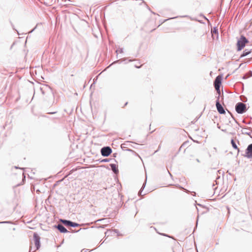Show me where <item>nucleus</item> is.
<instances>
[{
	"instance_id": "f03ea898",
	"label": "nucleus",
	"mask_w": 252,
	"mask_h": 252,
	"mask_svg": "<svg viewBox=\"0 0 252 252\" xmlns=\"http://www.w3.org/2000/svg\"><path fill=\"white\" fill-rule=\"evenodd\" d=\"M236 111L239 114H243L247 110L246 105L243 102H238L235 106Z\"/></svg>"
},
{
	"instance_id": "aec40b11",
	"label": "nucleus",
	"mask_w": 252,
	"mask_h": 252,
	"mask_svg": "<svg viewBox=\"0 0 252 252\" xmlns=\"http://www.w3.org/2000/svg\"><path fill=\"white\" fill-rule=\"evenodd\" d=\"M142 189L141 188V190H140L139 191V194L140 195H142Z\"/></svg>"
},
{
	"instance_id": "9b49d317",
	"label": "nucleus",
	"mask_w": 252,
	"mask_h": 252,
	"mask_svg": "<svg viewBox=\"0 0 252 252\" xmlns=\"http://www.w3.org/2000/svg\"><path fill=\"white\" fill-rule=\"evenodd\" d=\"M110 167L111 168L112 170L115 174H117L118 172L119 171H118V168H117V166L116 165V164H110Z\"/></svg>"
},
{
	"instance_id": "b1692460",
	"label": "nucleus",
	"mask_w": 252,
	"mask_h": 252,
	"mask_svg": "<svg viewBox=\"0 0 252 252\" xmlns=\"http://www.w3.org/2000/svg\"><path fill=\"white\" fill-rule=\"evenodd\" d=\"M176 17H173V18H171V19H174V18H176Z\"/></svg>"
},
{
	"instance_id": "2eb2a0df",
	"label": "nucleus",
	"mask_w": 252,
	"mask_h": 252,
	"mask_svg": "<svg viewBox=\"0 0 252 252\" xmlns=\"http://www.w3.org/2000/svg\"><path fill=\"white\" fill-rule=\"evenodd\" d=\"M78 226H79V224L78 223L73 222L72 221L71 222L70 226L75 227H77Z\"/></svg>"
},
{
	"instance_id": "4468645a",
	"label": "nucleus",
	"mask_w": 252,
	"mask_h": 252,
	"mask_svg": "<svg viewBox=\"0 0 252 252\" xmlns=\"http://www.w3.org/2000/svg\"><path fill=\"white\" fill-rule=\"evenodd\" d=\"M32 245H33V243L32 242H31L29 252H32L34 250V249L35 248V246L33 247Z\"/></svg>"
},
{
	"instance_id": "5701e85b",
	"label": "nucleus",
	"mask_w": 252,
	"mask_h": 252,
	"mask_svg": "<svg viewBox=\"0 0 252 252\" xmlns=\"http://www.w3.org/2000/svg\"><path fill=\"white\" fill-rule=\"evenodd\" d=\"M56 112H53V113H49L50 114H54Z\"/></svg>"
},
{
	"instance_id": "6ab92c4d",
	"label": "nucleus",
	"mask_w": 252,
	"mask_h": 252,
	"mask_svg": "<svg viewBox=\"0 0 252 252\" xmlns=\"http://www.w3.org/2000/svg\"><path fill=\"white\" fill-rule=\"evenodd\" d=\"M145 181H147V180H145ZM146 185V182L143 184L142 189H144Z\"/></svg>"
},
{
	"instance_id": "412c9836",
	"label": "nucleus",
	"mask_w": 252,
	"mask_h": 252,
	"mask_svg": "<svg viewBox=\"0 0 252 252\" xmlns=\"http://www.w3.org/2000/svg\"><path fill=\"white\" fill-rule=\"evenodd\" d=\"M9 223L8 221H1V222H0V223Z\"/></svg>"
},
{
	"instance_id": "423d86ee",
	"label": "nucleus",
	"mask_w": 252,
	"mask_h": 252,
	"mask_svg": "<svg viewBox=\"0 0 252 252\" xmlns=\"http://www.w3.org/2000/svg\"><path fill=\"white\" fill-rule=\"evenodd\" d=\"M219 99V96H218V100H217L216 104L217 110L221 114H225V111L223 109V107L222 106V105L220 104Z\"/></svg>"
},
{
	"instance_id": "f3484780",
	"label": "nucleus",
	"mask_w": 252,
	"mask_h": 252,
	"mask_svg": "<svg viewBox=\"0 0 252 252\" xmlns=\"http://www.w3.org/2000/svg\"><path fill=\"white\" fill-rule=\"evenodd\" d=\"M123 48H119L116 52L117 53H123Z\"/></svg>"
},
{
	"instance_id": "7ed1b4c3",
	"label": "nucleus",
	"mask_w": 252,
	"mask_h": 252,
	"mask_svg": "<svg viewBox=\"0 0 252 252\" xmlns=\"http://www.w3.org/2000/svg\"><path fill=\"white\" fill-rule=\"evenodd\" d=\"M40 238L38 236V235L36 233H34L33 241L34 246H35V248L34 249V250L32 252H35V251L36 250H37L39 249V248L40 247Z\"/></svg>"
},
{
	"instance_id": "ddd939ff",
	"label": "nucleus",
	"mask_w": 252,
	"mask_h": 252,
	"mask_svg": "<svg viewBox=\"0 0 252 252\" xmlns=\"http://www.w3.org/2000/svg\"><path fill=\"white\" fill-rule=\"evenodd\" d=\"M231 144H232V146L233 148L234 149H236V150H237L238 152H239V148L237 147V145H236V144L235 142L234 141V140H233V139H232V140H231Z\"/></svg>"
},
{
	"instance_id": "1a4fd4ad",
	"label": "nucleus",
	"mask_w": 252,
	"mask_h": 252,
	"mask_svg": "<svg viewBox=\"0 0 252 252\" xmlns=\"http://www.w3.org/2000/svg\"><path fill=\"white\" fill-rule=\"evenodd\" d=\"M242 133L244 134H246L249 135L251 137H252V135H251L252 130L247 128H243L242 129Z\"/></svg>"
},
{
	"instance_id": "6e6552de",
	"label": "nucleus",
	"mask_w": 252,
	"mask_h": 252,
	"mask_svg": "<svg viewBox=\"0 0 252 252\" xmlns=\"http://www.w3.org/2000/svg\"><path fill=\"white\" fill-rule=\"evenodd\" d=\"M56 228L61 232V233H66L68 231L67 229L61 224H58Z\"/></svg>"
},
{
	"instance_id": "20e7f679",
	"label": "nucleus",
	"mask_w": 252,
	"mask_h": 252,
	"mask_svg": "<svg viewBox=\"0 0 252 252\" xmlns=\"http://www.w3.org/2000/svg\"><path fill=\"white\" fill-rule=\"evenodd\" d=\"M221 76H218L214 81V86L215 88V89L216 90L217 93L219 94V95H220V86L221 84Z\"/></svg>"
},
{
	"instance_id": "4be33fe9",
	"label": "nucleus",
	"mask_w": 252,
	"mask_h": 252,
	"mask_svg": "<svg viewBox=\"0 0 252 252\" xmlns=\"http://www.w3.org/2000/svg\"><path fill=\"white\" fill-rule=\"evenodd\" d=\"M196 161H197L198 162H200V161H199V160L198 159H196Z\"/></svg>"
},
{
	"instance_id": "dca6fc26",
	"label": "nucleus",
	"mask_w": 252,
	"mask_h": 252,
	"mask_svg": "<svg viewBox=\"0 0 252 252\" xmlns=\"http://www.w3.org/2000/svg\"><path fill=\"white\" fill-rule=\"evenodd\" d=\"M248 74H249V75H248V76H247V75H245L244 76V77H243V78H244V79H246V78H248V77H251V76H252V71H249V72H248Z\"/></svg>"
},
{
	"instance_id": "f257e3e1",
	"label": "nucleus",
	"mask_w": 252,
	"mask_h": 252,
	"mask_svg": "<svg viewBox=\"0 0 252 252\" xmlns=\"http://www.w3.org/2000/svg\"><path fill=\"white\" fill-rule=\"evenodd\" d=\"M248 42V39L244 35H241L240 39L237 41V51H241Z\"/></svg>"
},
{
	"instance_id": "f8f14e48",
	"label": "nucleus",
	"mask_w": 252,
	"mask_h": 252,
	"mask_svg": "<svg viewBox=\"0 0 252 252\" xmlns=\"http://www.w3.org/2000/svg\"><path fill=\"white\" fill-rule=\"evenodd\" d=\"M60 221L64 224L65 225V226H70V223H71V221L70 220H62L61 219L60 220Z\"/></svg>"
},
{
	"instance_id": "9d476101",
	"label": "nucleus",
	"mask_w": 252,
	"mask_h": 252,
	"mask_svg": "<svg viewBox=\"0 0 252 252\" xmlns=\"http://www.w3.org/2000/svg\"><path fill=\"white\" fill-rule=\"evenodd\" d=\"M252 52V49H251L249 50L248 49H245L244 51L243 54L241 55L240 58H242L243 57H244L245 56H247L250 54Z\"/></svg>"
},
{
	"instance_id": "a211bd4d",
	"label": "nucleus",
	"mask_w": 252,
	"mask_h": 252,
	"mask_svg": "<svg viewBox=\"0 0 252 252\" xmlns=\"http://www.w3.org/2000/svg\"><path fill=\"white\" fill-rule=\"evenodd\" d=\"M211 32H212V33H216V34H218V29H216V28H214V29L212 30Z\"/></svg>"
},
{
	"instance_id": "0eeeda50",
	"label": "nucleus",
	"mask_w": 252,
	"mask_h": 252,
	"mask_svg": "<svg viewBox=\"0 0 252 252\" xmlns=\"http://www.w3.org/2000/svg\"><path fill=\"white\" fill-rule=\"evenodd\" d=\"M246 156L248 158H252V144H250L248 146L246 149Z\"/></svg>"
},
{
	"instance_id": "393cba45",
	"label": "nucleus",
	"mask_w": 252,
	"mask_h": 252,
	"mask_svg": "<svg viewBox=\"0 0 252 252\" xmlns=\"http://www.w3.org/2000/svg\"><path fill=\"white\" fill-rule=\"evenodd\" d=\"M127 102H126L125 105H127Z\"/></svg>"
},
{
	"instance_id": "39448f33",
	"label": "nucleus",
	"mask_w": 252,
	"mask_h": 252,
	"mask_svg": "<svg viewBox=\"0 0 252 252\" xmlns=\"http://www.w3.org/2000/svg\"><path fill=\"white\" fill-rule=\"evenodd\" d=\"M112 153V150L109 147H104L101 149V154L103 157H108Z\"/></svg>"
}]
</instances>
